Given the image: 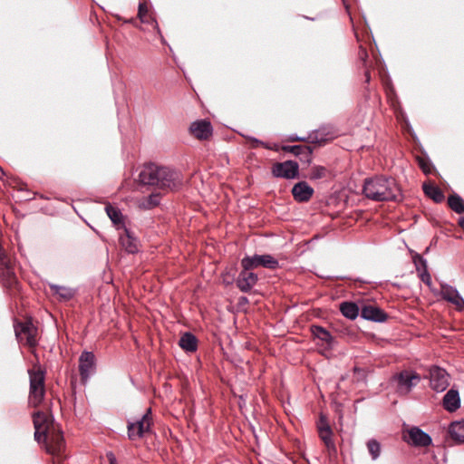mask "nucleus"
Wrapping results in <instances>:
<instances>
[{"mask_svg": "<svg viewBox=\"0 0 464 464\" xmlns=\"http://www.w3.org/2000/svg\"><path fill=\"white\" fill-rule=\"evenodd\" d=\"M365 76H366V82H369L370 81V73L368 72H365Z\"/></svg>", "mask_w": 464, "mask_h": 464, "instance_id": "49530a36", "label": "nucleus"}, {"mask_svg": "<svg viewBox=\"0 0 464 464\" xmlns=\"http://www.w3.org/2000/svg\"><path fill=\"white\" fill-rule=\"evenodd\" d=\"M420 167L421 168L423 172H425V173H429L430 172L429 165L427 163H425L423 160L420 161Z\"/></svg>", "mask_w": 464, "mask_h": 464, "instance_id": "79ce46f5", "label": "nucleus"}, {"mask_svg": "<svg viewBox=\"0 0 464 464\" xmlns=\"http://www.w3.org/2000/svg\"><path fill=\"white\" fill-rule=\"evenodd\" d=\"M144 185L156 186L161 189H174L181 184L180 174L169 167L155 164L144 166L139 175Z\"/></svg>", "mask_w": 464, "mask_h": 464, "instance_id": "f03ea898", "label": "nucleus"}, {"mask_svg": "<svg viewBox=\"0 0 464 464\" xmlns=\"http://www.w3.org/2000/svg\"><path fill=\"white\" fill-rule=\"evenodd\" d=\"M358 55L360 57V59L363 62L366 61V59L368 58V53H367V51L364 47H362V45L360 46L359 48V53H358Z\"/></svg>", "mask_w": 464, "mask_h": 464, "instance_id": "ea45409f", "label": "nucleus"}, {"mask_svg": "<svg viewBox=\"0 0 464 464\" xmlns=\"http://www.w3.org/2000/svg\"><path fill=\"white\" fill-rule=\"evenodd\" d=\"M105 211L116 229H123L125 227L124 216L121 211L111 204L106 205Z\"/></svg>", "mask_w": 464, "mask_h": 464, "instance_id": "412c9836", "label": "nucleus"}, {"mask_svg": "<svg viewBox=\"0 0 464 464\" xmlns=\"http://www.w3.org/2000/svg\"><path fill=\"white\" fill-rule=\"evenodd\" d=\"M123 232L120 235V244L124 250L129 254H135L139 251V243L127 227H124Z\"/></svg>", "mask_w": 464, "mask_h": 464, "instance_id": "a211bd4d", "label": "nucleus"}, {"mask_svg": "<svg viewBox=\"0 0 464 464\" xmlns=\"http://www.w3.org/2000/svg\"><path fill=\"white\" fill-rule=\"evenodd\" d=\"M414 263L416 266V270L419 273V276L420 280L429 287L431 286L432 281L431 276L428 271L427 268V262L426 260L421 257L420 256H417L414 259Z\"/></svg>", "mask_w": 464, "mask_h": 464, "instance_id": "4be33fe9", "label": "nucleus"}, {"mask_svg": "<svg viewBox=\"0 0 464 464\" xmlns=\"http://www.w3.org/2000/svg\"><path fill=\"white\" fill-rule=\"evenodd\" d=\"M138 17L142 23H150V21L155 24L158 33L160 34V30L156 21H154L149 14L148 7L145 3H140L138 10Z\"/></svg>", "mask_w": 464, "mask_h": 464, "instance_id": "473e14b6", "label": "nucleus"}, {"mask_svg": "<svg viewBox=\"0 0 464 464\" xmlns=\"http://www.w3.org/2000/svg\"><path fill=\"white\" fill-rule=\"evenodd\" d=\"M179 346L186 352L193 353L198 349V340L191 333H185L179 341Z\"/></svg>", "mask_w": 464, "mask_h": 464, "instance_id": "b1692460", "label": "nucleus"}, {"mask_svg": "<svg viewBox=\"0 0 464 464\" xmlns=\"http://www.w3.org/2000/svg\"><path fill=\"white\" fill-rule=\"evenodd\" d=\"M272 174L276 178L293 179L299 175V165L294 160L275 163L272 167Z\"/></svg>", "mask_w": 464, "mask_h": 464, "instance_id": "9d476101", "label": "nucleus"}, {"mask_svg": "<svg viewBox=\"0 0 464 464\" xmlns=\"http://www.w3.org/2000/svg\"><path fill=\"white\" fill-rule=\"evenodd\" d=\"M282 149L284 151L293 153L295 156L301 155L303 153H306L307 155L312 153V150L309 147H304L300 145L284 146Z\"/></svg>", "mask_w": 464, "mask_h": 464, "instance_id": "c9c22d12", "label": "nucleus"}, {"mask_svg": "<svg viewBox=\"0 0 464 464\" xmlns=\"http://www.w3.org/2000/svg\"><path fill=\"white\" fill-rule=\"evenodd\" d=\"M242 268L254 269L257 267H265L269 269H276L279 266V262L271 255H254L246 256L241 260Z\"/></svg>", "mask_w": 464, "mask_h": 464, "instance_id": "39448f33", "label": "nucleus"}, {"mask_svg": "<svg viewBox=\"0 0 464 464\" xmlns=\"http://www.w3.org/2000/svg\"><path fill=\"white\" fill-rule=\"evenodd\" d=\"M319 437L324 443L329 452H335L336 447L332 439L333 431L332 429L318 430Z\"/></svg>", "mask_w": 464, "mask_h": 464, "instance_id": "c756f323", "label": "nucleus"}, {"mask_svg": "<svg viewBox=\"0 0 464 464\" xmlns=\"http://www.w3.org/2000/svg\"><path fill=\"white\" fill-rule=\"evenodd\" d=\"M311 332L313 336L320 340L323 343V344L326 345V347L330 348L332 346L334 339L331 334L326 329L319 325H313L311 327Z\"/></svg>", "mask_w": 464, "mask_h": 464, "instance_id": "393cba45", "label": "nucleus"}, {"mask_svg": "<svg viewBox=\"0 0 464 464\" xmlns=\"http://www.w3.org/2000/svg\"><path fill=\"white\" fill-rule=\"evenodd\" d=\"M449 432L457 442H464V420L450 424Z\"/></svg>", "mask_w": 464, "mask_h": 464, "instance_id": "cd10ccee", "label": "nucleus"}, {"mask_svg": "<svg viewBox=\"0 0 464 464\" xmlns=\"http://www.w3.org/2000/svg\"><path fill=\"white\" fill-rule=\"evenodd\" d=\"M14 332L19 342L34 348L37 345V329L31 322L19 323L14 325Z\"/></svg>", "mask_w": 464, "mask_h": 464, "instance_id": "0eeeda50", "label": "nucleus"}, {"mask_svg": "<svg viewBox=\"0 0 464 464\" xmlns=\"http://www.w3.org/2000/svg\"><path fill=\"white\" fill-rule=\"evenodd\" d=\"M246 139L248 141H250V143H251L250 147L252 149H256L259 146H262L266 150H275V151L278 150V146L276 144L271 145L269 143L264 142V141H262L256 138H254L252 136H248V137H246Z\"/></svg>", "mask_w": 464, "mask_h": 464, "instance_id": "f704fd0d", "label": "nucleus"}, {"mask_svg": "<svg viewBox=\"0 0 464 464\" xmlns=\"http://www.w3.org/2000/svg\"><path fill=\"white\" fill-rule=\"evenodd\" d=\"M363 319L382 323L387 319L386 313L375 305H364L361 311Z\"/></svg>", "mask_w": 464, "mask_h": 464, "instance_id": "6ab92c4d", "label": "nucleus"}, {"mask_svg": "<svg viewBox=\"0 0 464 464\" xmlns=\"http://www.w3.org/2000/svg\"><path fill=\"white\" fill-rule=\"evenodd\" d=\"M362 191L367 198L373 201H399L401 199V188L392 178L376 176L366 179Z\"/></svg>", "mask_w": 464, "mask_h": 464, "instance_id": "f257e3e1", "label": "nucleus"}, {"mask_svg": "<svg viewBox=\"0 0 464 464\" xmlns=\"http://www.w3.org/2000/svg\"><path fill=\"white\" fill-rule=\"evenodd\" d=\"M423 191L426 196L433 199L436 203H440L444 199V194L441 189L432 184H423Z\"/></svg>", "mask_w": 464, "mask_h": 464, "instance_id": "c85d7f7f", "label": "nucleus"}, {"mask_svg": "<svg viewBox=\"0 0 464 464\" xmlns=\"http://www.w3.org/2000/svg\"><path fill=\"white\" fill-rule=\"evenodd\" d=\"M443 407L450 412L457 411L460 406V398L459 392L454 389H450L443 397L442 401Z\"/></svg>", "mask_w": 464, "mask_h": 464, "instance_id": "aec40b11", "label": "nucleus"}, {"mask_svg": "<svg viewBox=\"0 0 464 464\" xmlns=\"http://www.w3.org/2000/svg\"><path fill=\"white\" fill-rule=\"evenodd\" d=\"M403 440L415 447H427L431 443L430 436L418 427H412L403 433Z\"/></svg>", "mask_w": 464, "mask_h": 464, "instance_id": "f8f14e48", "label": "nucleus"}, {"mask_svg": "<svg viewBox=\"0 0 464 464\" xmlns=\"http://www.w3.org/2000/svg\"><path fill=\"white\" fill-rule=\"evenodd\" d=\"M326 169L323 166H314L312 168L309 179H320L326 176Z\"/></svg>", "mask_w": 464, "mask_h": 464, "instance_id": "e433bc0d", "label": "nucleus"}, {"mask_svg": "<svg viewBox=\"0 0 464 464\" xmlns=\"http://www.w3.org/2000/svg\"><path fill=\"white\" fill-rule=\"evenodd\" d=\"M317 428H318V430L331 429V427L328 423L327 418L323 414H321V416H320V420L317 424Z\"/></svg>", "mask_w": 464, "mask_h": 464, "instance_id": "4c0bfd02", "label": "nucleus"}, {"mask_svg": "<svg viewBox=\"0 0 464 464\" xmlns=\"http://www.w3.org/2000/svg\"><path fill=\"white\" fill-rule=\"evenodd\" d=\"M449 207L458 214L464 212V200L457 194L448 198Z\"/></svg>", "mask_w": 464, "mask_h": 464, "instance_id": "2f4dec72", "label": "nucleus"}, {"mask_svg": "<svg viewBox=\"0 0 464 464\" xmlns=\"http://www.w3.org/2000/svg\"><path fill=\"white\" fill-rule=\"evenodd\" d=\"M289 140L290 141H297V140H305V139L304 138H300L298 136H291L289 138Z\"/></svg>", "mask_w": 464, "mask_h": 464, "instance_id": "37998d69", "label": "nucleus"}, {"mask_svg": "<svg viewBox=\"0 0 464 464\" xmlns=\"http://www.w3.org/2000/svg\"><path fill=\"white\" fill-rule=\"evenodd\" d=\"M190 133L198 140H208L212 135V126L208 121L201 120L191 123Z\"/></svg>", "mask_w": 464, "mask_h": 464, "instance_id": "dca6fc26", "label": "nucleus"}, {"mask_svg": "<svg viewBox=\"0 0 464 464\" xmlns=\"http://www.w3.org/2000/svg\"><path fill=\"white\" fill-rule=\"evenodd\" d=\"M34 426V439L38 442L42 441V437L46 438V432L55 427L49 415L43 411L34 412L33 415Z\"/></svg>", "mask_w": 464, "mask_h": 464, "instance_id": "9b49d317", "label": "nucleus"}, {"mask_svg": "<svg viewBox=\"0 0 464 464\" xmlns=\"http://www.w3.org/2000/svg\"><path fill=\"white\" fill-rule=\"evenodd\" d=\"M45 389L30 388L29 402L32 406L37 407L44 400Z\"/></svg>", "mask_w": 464, "mask_h": 464, "instance_id": "7c9ffc66", "label": "nucleus"}, {"mask_svg": "<svg viewBox=\"0 0 464 464\" xmlns=\"http://www.w3.org/2000/svg\"><path fill=\"white\" fill-rule=\"evenodd\" d=\"M366 445L372 459L376 460L380 457L382 451L380 442L374 439H371L367 441Z\"/></svg>", "mask_w": 464, "mask_h": 464, "instance_id": "72a5a7b5", "label": "nucleus"}, {"mask_svg": "<svg viewBox=\"0 0 464 464\" xmlns=\"http://www.w3.org/2000/svg\"><path fill=\"white\" fill-rule=\"evenodd\" d=\"M0 282L6 288L13 289L17 284V277L14 273V264L10 258L6 256L2 246H0Z\"/></svg>", "mask_w": 464, "mask_h": 464, "instance_id": "20e7f679", "label": "nucleus"}, {"mask_svg": "<svg viewBox=\"0 0 464 464\" xmlns=\"http://www.w3.org/2000/svg\"><path fill=\"white\" fill-rule=\"evenodd\" d=\"M107 458L110 464H117V459L112 452L107 453Z\"/></svg>", "mask_w": 464, "mask_h": 464, "instance_id": "a19ab883", "label": "nucleus"}, {"mask_svg": "<svg viewBox=\"0 0 464 464\" xmlns=\"http://www.w3.org/2000/svg\"><path fill=\"white\" fill-rule=\"evenodd\" d=\"M459 227L463 229L464 231V217L460 218L459 220Z\"/></svg>", "mask_w": 464, "mask_h": 464, "instance_id": "a18cd8bd", "label": "nucleus"}, {"mask_svg": "<svg viewBox=\"0 0 464 464\" xmlns=\"http://www.w3.org/2000/svg\"><path fill=\"white\" fill-rule=\"evenodd\" d=\"M42 441L45 444L46 451L52 455H60L64 449V440L60 430L53 427L46 432V438L42 437Z\"/></svg>", "mask_w": 464, "mask_h": 464, "instance_id": "6e6552de", "label": "nucleus"}, {"mask_svg": "<svg viewBox=\"0 0 464 464\" xmlns=\"http://www.w3.org/2000/svg\"><path fill=\"white\" fill-rule=\"evenodd\" d=\"M159 204V198L156 195H150L148 198V206L149 207H154Z\"/></svg>", "mask_w": 464, "mask_h": 464, "instance_id": "58836bf2", "label": "nucleus"}, {"mask_svg": "<svg viewBox=\"0 0 464 464\" xmlns=\"http://www.w3.org/2000/svg\"><path fill=\"white\" fill-rule=\"evenodd\" d=\"M430 388L436 392H444L450 385V375L439 366H431L429 371Z\"/></svg>", "mask_w": 464, "mask_h": 464, "instance_id": "1a4fd4ad", "label": "nucleus"}, {"mask_svg": "<svg viewBox=\"0 0 464 464\" xmlns=\"http://www.w3.org/2000/svg\"><path fill=\"white\" fill-rule=\"evenodd\" d=\"M340 311L344 317L351 320H354L359 314L358 305L352 302L342 303L340 304Z\"/></svg>", "mask_w": 464, "mask_h": 464, "instance_id": "bb28decb", "label": "nucleus"}, {"mask_svg": "<svg viewBox=\"0 0 464 464\" xmlns=\"http://www.w3.org/2000/svg\"><path fill=\"white\" fill-rule=\"evenodd\" d=\"M153 425L151 409L148 408L140 419L135 421H128L127 432L130 440H137L151 431Z\"/></svg>", "mask_w": 464, "mask_h": 464, "instance_id": "7ed1b4c3", "label": "nucleus"}, {"mask_svg": "<svg viewBox=\"0 0 464 464\" xmlns=\"http://www.w3.org/2000/svg\"><path fill=\"white\" fill-rule=\"evenodd\" d=\"M30 377V388L44 389V371L40 366L34 365V369L28 370Z\"/></svg>", "mask_w": 464, "mask_h": 464, "instance_id": "5701e85b", "label": "nucleus"}, {"mask_svg": "<svg viewBox=\"0 0 464 464\" xmlns=\"http://www.w3.org/2000/svg\"><path fill=\"white\" fill-rule=\"evenodd\" d=\"M95 371V356L91 352H83L79 358V372L81 379L86 382Z\"/></svg>", "mask_w": 464, "mask_h": 464, "instance_id": "ddd939ff", "label": "nucleus"}, {"mask_svg": "<svg viewBox=\"0 0 464 464\" xmlns=\"http://www.w3.org/2000/svg\"><path fill=\"white\" fill-rule=\"evenodd\" d=\"M292 194L296 201L307 202L314 194V188L305 181H300L293 187Z\"/></svg>", "mask_w": 464, "mask_h": 464, "instance_id": "f3484780", "label": "nucleus"}, {"mask_svg": "<svg viewBox=\"0 0 464 464\" xmlns=\"http://www.w3.org/2000/svg\"><path fill=\"white\" fill-rule=\"evenodd\" d=\"M257 275L251 269L242 268L236 280L237 286L243 293H248L256 285Z\"/></svg>", "mask_w": 464, "mask_h": 464, "instance_id": "4468645a", "label": "nucleus"}, {"mask_svg": "<svg viewBox=\"0 0 464 464\" xmlns=\"http://www.w3.org/2000/svg\"><path fill=\"white\" fill-rule=\"evenodd\" d=\"M440 295L444 300L453 304L457 310L462 311L464 309V299L455 287L447 284H442L440 287Z\"/></svg>", "mask_w": 464, "mask_h": 464, "instance_id": "2eb2a0df", "label": "nucleus"}, {"mask_svg": "<svg viewBox=\"0 0 464 464\" xmlns=\"http://www.w3.org/2000/svg\"><path fill=\"white\" fill-rule=\"evenodd\" d=\"M50 288L54 295L59 296L61 301H69L72 299L76 293L72 288L58 285H50Z\"/></svg>", "mask_w": 464, "mask_h": 464, "instance_id": "a878e982", "label": "nucleus"}, {"mask_svg": "<svg viewBox=\"0 0 464 464\" xmlns=\"http://www.w3.org/2000/svg\"><path fill=\"white\" fill-rule=\"evenodd\" d=\"M393 380L397 382V392L406 395L420 382V376L413 371L404 370L396 373Z\"/></svg>", "mask_w": 464, "mask_h": 464, "instance_id": "423d86ee", "label": "nucleus"}, {"mask_svg": "<svg viewBox=\"0 0 464 464\" xmlns=\"http://www.w3.org/2000/svg\"><path fill=\"white\" fill-rule=\"evenodd\" d=\"M308 140H311L312 142H320L321 141L317 139V137H314V135H312V134L308 137Z\"/></svg>", "mask_w": 464, "mask_h": 464, "instance_id": "c03bdc74", "label": "nucleus"}]
</instances>
